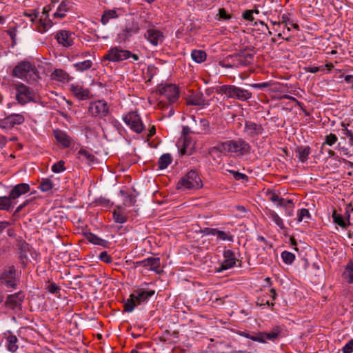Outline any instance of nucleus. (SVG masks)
<instances>
[{"label": "nucleus", "instance_id": "nucleus-1", "mask_svg": "<svg viewBox=\"0 0 353 353\" xmlns=\"http://www.w3.org/2000/svg\"><path fill=\"white\" fill-rule=\"evenodd\" d=\"M30 190V185L26 183L12 187L8 195L0 196V210L10 212L17 203V199Z\"/></svg>", "mask_w": 353, "mask_h": 353}, {"label": "nucleus", "instance_id": "nucleus-2", "mask_svg": "<svg viewBox=\"0 0 353 353\" xmlns=\"http://www.w3.org/2000/svg\"><path fill=\"white\" fill-rule=\"evenodd\" d=\"M21 272L14 265H6L0 271V287L7 292L16 290L20 284Z\"/></svg>", "mask_w": 353, "mask_h": 353}, {"label": "nucleus", "instance_id": "nucleus-3", "mask_svg": "<svg viewBox=\"0 0 353 353\" xmlns=\"http://www.w3.org/2000/svg\"><path fill=\"white\" fill-rule=\"evenodd\" d=\"M12 76L27 81H37L39 78L35 65L28 61H21L14 66Z\"/></svg>", "mask_w": 353, "mask_h": 353}, {"label": "nucleus", "instance_id": "nucleus-4", "mask_svg": "<svg viewBox=\"0 0 353 353\" xmlns=\"http://www.w3.org/2000/svg\"><path fill=\"white\" fill-rule=\"evenodd\" d=\"M253 59V54H245L243 50H241L237 53L228 55L223 61H219V64L221 68L228 69L245 67L252 64Z\"/></svg>", "mask_w": 353, "mask_h": 353}, {"label": "nucleus", "instance_id": "nucleus-5", "mask_svg": "<svg viewBox=\"0 0 353 353\" xmlns=\"http://www.w3.org/2000/svg\"><path fill=\"white\" fill-rule=\"evenodd\" d=\"M154 294L155 290H145L142 288L134 290L124 303V311L132 312L136 306L148 302L149 298Z\"/></svg>", "mask_w": 353, "mask_h": 353}, {"label": "nucleus", "instance_id": "nucleus-6", "mask_svg": "<svg viewBox=\"0 0 353 353\" xmlns=\"http://www.w3.org/2000/svg\"><path fill=\"white\" fill-rule=\"evenodd\" d=\"M216 92L225 94L228 98L246 101L252 97V94L248 90L234 85H223L216 88Z\"/></svg>", "mask_w": 353, "mask_h": 353}, {"label": "nucleus", "instance_id": "nucleus-7", "mask_svg": "<svg viewBox=\"0 0 353 353\" xmlns=\"http://www.w3.org/2000/svg\"><path fill=\"white\" fill-rule=\"evenodd\" d=\"M157 92L168 100V102L160 101L158 103L157 105L160 109L168 108L179 98V88L174 84L168 83L165 85H159Z\"/></svg>", "mask_w": 353, "mask_h": 353}, {"label": "nucleus", "instance_id": "nucleus-8", "mask_svg": "<svg viewBox=\"0 0 353 353\" xmlns=\"http://www.w3.org/2000/svg\"><path fill=\"white\" fill-rule=\"evenodd\" d=\"M250 149V144L242 139L230 140L220 144V151L236 153L240 155L249 154Z\"/></svg>", "mask_w": 353, "mask_h": 353}, {"label": "nucleus", "instance_id": "nucleus-9", "mask_svg": "<svg viewBox=\"0 0 353 353\" xmlns=\"http://www.w3.org/2000/svg\"><path fill=\"white\" fill-rule=\"evenodd\" d=\"M203 186L202 181L194 170L189 171L177 183V189H199Z\"/></svg>", "mask_w": 353, "mask_h": 353}, {"label": "nucleus", "instance_id": "nucleus-10", "mask_svg": "<svg viewBox=\"0 0 353 353\" xmlns=\"http://www.w3.org/2000/svg\"><path fill=\"white\" fill-rule=\"evenodd\" d=\"M12 87L17 92L16 100L19 104L23 105L34 101L35 93L30 88L20 82L13 84Z\"/></svg>", "mask_w": 353, "mask_h": 353}, {"label": "nucleus", "instance_id": "nucleus-11", "mask_svg": "<svg viewBox=\"0 0 353 353\" xmlns=\"http://www.w3.org/2000/svg\"><path fill=\"white\" fill-rule=\"evenodd\" d=\"M25 300V294L19 290L14 294H8L3 303V306L14 312L22 311V304Z\"/></svg>", "mask_w": 353, "mask_h": 353}, {"label": "nucleus", "instance_id": "nucleus-12", "mask_svg": "<svg viewBox=\"0 0 353 353\" xmlns=\"http://www.w3.org/2000/svg\"><path fill=\"white\" fill-rule=\"evenodd\" d=\"M130 51L119 47L111 48L103 56V59L112 62H119L129 58Z\"/></svg>", "mask_w": 353, "mask_h": 353}, {"label": "nucleus", "instance_id": "nucleus-13", "mask_svg": "<svg viewBox=\"0 0 353 353\" xmlns=\"http://www.w3.org/2000/svg\"><path fill=\"white\" fill-rule=\"evenodd\" d=\"M88 111L92 117L103 118L109 114V107L104 100H99L90 103Z\"/></svg>", "mask_w": 353, "mask_h": 353}, {"label": "nucleus", "instance_id": "nucleus-14", "mask_svg": "<svg viewBox=\"0 0 353 353\" xmlns=\"http://www.w3.org/2000/svg\"><path fill=\"white\" fill-rule=\"evenodd\" d=\"M123 121L134 132L139 134L142 132L144 129V125L141 120V118L137 112H130L123 118Z\"/></svg>", "mask_w": 353, "mask_h": 353}, {"label": "nucleus", "instance_id": "nucleus-15", "mask_svg": "<svg viewBox=\"0 0 353 353\" xmlns=\"http://www.w3.org/2000/svg\"><path fill=\"white\" fill-rule=\"evenodd\" d=\"M25 121L24 116L21 114H11L0 120V128L11 129L17 125H21Z\"/></svg>", "mask_w": 353, "mask_h": 353}, {"label": "nucleus", "instance_id": "nucleus-16", "mask_svg": "<svg viewBox=\"0 0 353 353\" xmlns=\"http://www.w3.org/2000/svg\"><path fill=\"white\" fill-rule=\"evenodd\" d=\"M224 260L220 263V266L216 268V272H221L233 268L236 262L234 252L231 250H226L223 252Z\"/></svg>", "mask_w": 353, "mask_h": 353}, {"label": "nucleus", "instance_id": "nucleus-17", "mask_svg": "<svg viewBox=\"0 0 353 353\" xmlns=\"http://www.w3.org/2000/svg\"><path fill=\"white\" fill-rule=\"evenodd\" d=\"M16 246L19 250V259L21 263L25 267L28 261V253L31 252L30 246L25 240L21 238L16 240Z\"/></svg>", "mask_w": 353, "mask_h": 353}, {"label": "nucleus", "instance_id": "nucleus-18", "mask_svg": "<svg viewBox=\"0 0 353 353\" xmlns=\"http://www.w3.org/2000/svg\"><path fill=\"white\" fill-rule=\"evenodd\" d=\"M210 101L211 100H205L203 93L199 92L189 96L186 99V103L189 105H194L203 108L210 105Z\"/></svg>", "mask_w": 353, "mask_h": 353}, {"label": "nucleus", "instance_id": "nucleus-19", "mask_svg": "<svg viewBox=\"0 0 353 353\" xmlns=\"http://www.w3.org/2000/svg\"><path fill=\"white\" fill-rule=\"evenodd\" d=\"M264 130L261 124L256 123L253 121H245L244 132L249 137L254 138L262 134Z\"/></svg>", "mask_w": 353, "mask_h": 353}, {"label": "nucleus", "instance_id": "nucleus-20", "mask_svg": "<svg viewBox=\"0 0 353 353\" xmlns=\"http://www.w3.org/2000/svg\"><path fill=\"white\" fill-rule=\"evenodd\" d=\"M147 40L153 46L161 44L164 39L163 33L157 29H149L145 34Z\"/></svg>", "mask_w": 353, "mask_h": 353}, {"label": "nucleus", "instance_id": "nucleus-21", "mask_svg": "<svg viewBox=\"0 0 353 353\" xmlns=\"http://www.w3.org/2000/svg\"><path fill=\"white\" fill-rule=\"evenodd\" d=\"M140 30V27L137 22H132L130 26H126L119 34V37L121 41L125 42L133 34H137Z\"/></svg>", "mask_w": 353, "mask_h": 353}, {"label": "nucleus", "instance_id": "nucleus-22", "mask_svg": "<svg viewBox=\"0 0 353 353\" xmlns=\"http://www.w3.org/2000/svg\"><path fill=\"white\" fill-rule=\"evenodd\" d=\"M74 33L67 30H61L59 32L55 38L58 43L64 47H70L73 44Z\"/></svg>", "mask_w": 353, "mask_h": 353}, {"label": "nucleus", "instance_id": "nucleus-23", "mask_svg": "<svg viewBox=\"0 0 353 353\" xmlns=\"http://www.w3.org/2000/svg\"><path fill=\"white\" fill-rule=\"evenodd\" d=\"M281 330L279 327H276L274 330L270 332H257V339H260V341H256L259 343H265L267 340L274 341L278 337Z\"/></svg>", "mask_w": 353, "mask_h": 353}, {"label": "nucleus", "instance_id": "nucleus-24", "mask_svg": "<svg viewBox=\"0 0 353 353\" xmlns=\"http://www.w3.org/2000/svg\"><path fill=\"white\" fill-rule=\"evenodd\" d=\"M160 266V259L158 257H148L143 259V268H149L150 270L157 274L161 272Z\"/></svg>", "mask_w": 353, "mask_h": 353}, {"label": "nucleus", "instance_id": "nucleus-25", "mask_svg": "<svg viewBox=\"0 0 353 353\" xmlns=\"http://www.w3.org/2000/svg\"><path fill=\"white\" fill-rule=\"evenodd\" d=\"M54 135L57 142L64 148L70 146L71 138L65 132L60 130H54Z\"/></svg>", "mask_w": 353, "mask_h": 353}, {"label": "nucleus", "instance_id": "nucleus-26", "mask_svg": "<svg viewBox=\"0 0 353 353\" xmlns=\"http://www.w3.org/2000/svg\"><path fill=\"white\" fill-rule=\"evenodd\" d=\"M70 90L76 97L81 100H85L90 97L89 90L83 88L82 86L79 85H72Z\"/></svg>", "mask_w": 353, "mask_h": 353}, {"label": "nucleus", "instance_id": "nucleus-27", "mask_svg": "<svg viewBox=\"0 0 353 353\" xmlns=\"http://www.w3.org/2000/svg\"><path fill=\"white\" fill-rule=\"evenodd\" d=\"M200 125H201V130L198 132V134H221V132L217 131L215 130L214 127H211L210 125V122L206 119H201L200 121Z\"/></svg>", "mask_w": 353, "mask_h": 353}, {"label": "nucleus", "instance_id": "nucleus-28", "mask_svg": "<svg viewBox=\"0 0 353 353\" xmlns=\"http://www.w3.org/2000/svg\"><path fill=\"white\" fill-rule=\"evenodd\" d=\"M296 156L299 161L305 163L307 161L308 157L311 153V148L310 146H299L295 150Z\"/></svg>", "mask_w": 353, "mask_h": 353}, {"label": "nucleus", "instance_id": "nucleus-29", "mask_svg": "<svg viewBox=\"0 0 353 353\" xmlns=\"http://www.w3.org/2000/svg\"><path fill=\"white\" fill-rule=\"evenodd\" d=\"M85 239L91 243L98 245L103 248L108 246L109 242L103 239L92 232L85 233Z\"/></svg>", "mask_w": 353, "mask_h": 353}, {"label": "nucleus", "instance_id": "nucleus-30", "mask_svg": "<svg viewBox=\"0 0 353 353\" xmlns=\"http://www.w3.org/2000/svg\"><path fill=\"white\" fill-rule=\"evenodd\" d=\"M71 3L69 1H63L59 4L57 12L54 13V18H64L65 17V12L71 8Z\"/></svg>", "mask_w": 353, "mask_h": 353}, {"label": "nucleus", "instance_id": "nucleus-31", "mask_svg": "<svg viewBox=\"0 0 353 353\" xmlns=\"http://www.w3.org/2000/svg\"><path fill=\"white\" fill-rule=\"evenodd\" d=\"M279 206L285 210V215L292 216L294 215V203L292 199H285L279 203Z\"/></svg>", "mask_w": 353, "mask_h": 353}, {"label": "nucleus", "instance_id": "nucleus-32", "mask_svg": "<svg viewBox=\"0 0 353 353\" xmlns=\"http://www.w3.org/2000/svg\"><path fill=\"white\" fill-rule=\"evenodd\" d=\"M17 342L18 339L15 335H8L6 339L7 349L11 352H14L18 349Z\"/></svg>", "mask_w": 353, "mask_h": 353}, {"label": "nucleus", "instance_id": "nucleus-33", "mask_svg": "<svg viewBox=\"0 0 353 353\" xmlns=\"http://www.w3.org/2000/svg\"><path fill=\"white\" fill-rule=\"evenodd\" d=\"M191 57L196 63H201L206 60L207 54L203 50H193L191 52Z\"/></svg>", "mask_w": 353, "mask_h": 353}, {"label": "nucleus", "instance_id": "nucleus-34", "mask_svg": "<svg viewBox=\"0 0 353 353\" xmlns=\"http://www.w3.org/2000/svg\"><path fill=\"white\" fill-rule=\"evenodd\" d=\"M267 215L274 222V223L281 230L285 229V225L283 219L278 215V214L272 210H268Z\"/></svg>", "mask_w": 353, "mask_h": 353}, {"label": "nucleus", "instance_id": "nucleus-35", "mask_svg": "<svg viewBox=\"0 0 353 353\" xmlns=\"http://www.w3.org/2000/svg\"><path fill=\"white\" fill-rule=\"evenodd\" d=\"M118 17L115 10H107L103 12L101 21L103 25H106L110 19H117Z\"/></svg>", "mask_w": 353, "mask_h": 353}, {"label": "nucleus", "instance_id": "nucleus-36", "mask_svg": "<svg viewBox=\"0 0 353 353\" xmlns=\"http://www.w3.org/2000/svg\"><path fill=\"white\" fill-rule=\"evenodd\" d=\"M77 157L82 161H85L88 163L94 161L95 158L93 154L84 148H81L79 150L77 153Z\"/></svg>", "mask_w": 353, "mask_h": 353}, {"label": "nucleus", "instance_id": "nucleus-37", "mask_svg": "<svg viewBox=\"0 0 353 353\" xmlns=\"http://www.w3.org/2000/svg\"><path fill=\"white\" fill-rule=\"evenodd\" d=\"M172 157L170 154H163L159 159L158 166L161 170L165 169L172 162Z\"/></svg>", "mask_w": 353, "mask_h": 353}, {"label": "nucleus", "instance_id": "nucleus-38", "mask_svg": "<svg viewBox=\"0 0 353 353\" xmlns=\"http://www.w3.org/2000/svg\"><path fill=\"white\" fill-rule=\"evenodd\" d=\"M332 218L333 219V222L340 227L343 228H346L347 227L345 220L341 214H337L335 210L332 212Z\"/></svg>", "mask_w": 353, "mask_h": 353}, {"label": "nucleus", "instance_id": "nucleus-39", "mask_svg": "<svg viewBox=\"0 0 353 353\" xmlns=\"http://www.w3.org/2000/svg\"><path fill=\"white\" fill-rule=\"evenodd\" d=\"M92 66V62L90 60H85L74 64V67L78 71H85L90 69Z\"/></svg>", "mask_w": 353, "mask_h": 353}, {"label": "nucleus", "instance_id": "nucleus-40", "mask_svg": "<svg viewBox=\"0 0 353 353\" xmlns=\"http://www.w3.org/2000/svg\"><path fill=\"white\" fill-rule=\"evenodd\" d=\"M310 218L311 216L307 209L302 208L300 210H299L297 219V221L299 222L304 221L305 223H307Z\"/></svg>", "mask_w": 353, "mask_h": 353}, {"label": "nucleus", "instance_id": "nucleus-41", "mask_svg": "<svg viewBox=\"0 0 353 353\" xmlns=\"http://www.w3.org/2000/svg\"><path fill=\"white\" fill-rule=\"evenodd\" d=\"M338 141V138L336 134L330 133L325 136V141L321 145V150L324 149V147L325 145H328L330 146H332L334 145L336 141Z\"/></svg>", "mask_w": 353, "mask_h": 353}, {"label": "nucleus", "instance_id": "nucleus-42", "mask_svg": "<svg viewBox=\"0 0 353 353\" xmlns=\"http://www.w3.org/2000/svg\"><path fill=\"white\" fill-rule=\"evenodd\" d=\"M39 188L42 192H48L53 188V183L49 179H42Z\"/></svg>", "mask_w": 353, "mask_h": 353}, {"label": "nucleus", "instance_id": "nucleus-43", "mask_svg": "<svg viewBox=\"0 0 353 353\" xmlns=\"http://www.w3.org/2000/svg\"><path fill=\"white\" fill-rule=\"evenodd\" d=\"M344 276L345 278L348 279V283H353V262L350 261L347 263L344 273Z\"/></svg>", "mask_w": 353, "mask_h": 353}, {"label": "nucleus", "instance_id": "nucleus-44", "mask_svg": "<svg viewBox=\"0 0 353 353\" xmlns=\"http://www.w3.org/2000/svg\"><path fill=\"white\" fill-rule=\"evenodd\" d=\"M216 236L222 241H228L232 242L234 241V236L230 232L216 230Z\"/></svg>", "mask_w": 353, "mask_h": 353}, {"label": "nucleus", "instance_id": "nucleus-45", "mask_svg": "<svg viewBox=\"0 0 353 353\" xmlns=\"http://www.w3.org/2000/svg\"><path fill=\"white\" fill-rule=\"evenodd\" d=\"M281 258L285 263L290 265L295 259V255L290 252L283 251L281 253Z\"/></svg>", "mask_w": 353, "mask_h": 353}, {"label": "nucleus", "instance_id": "nucleus-46", "mask_svg": "<svg viewBox=\"0 0 353 353\" xmlns=\"http://www.w3.org/2000/svg\"><path fill=\"white\" fill-rule=\"evenodd\" d=\"M52 75L54 77V79L59 81H64L68 77V74L61 69H56L53 72Z\"/></svg>", "mask_w": 353, "mask_h": 353}, {"label": "nucleus", "instance_id": "nucleus-47", "mask_svg": "<svg viewBox=\"0 0 353 353\" xmlns=\"http://www.w3.org/2000/svg\"><path fill=\"white\" fill-rule=\"evenodd\" d=\"M31 200L30 199H26L22 203H21L17 207L14 212L12 213V217L14 220H16L19 217V214L20 212L26 207L30 203Z\"/></svg>", "mask_w": 353, "mask_h": 353}, {"label": "nucleus", "instance_id": "nucleus-48", "mask_svg": "<svg viewBox=\"0 0 353 353\" xmlns=\"http://www.w3.org/2000/svg\"><path fill=\"white\" fill-rule=\"evenodd\" d=\"M113 219L116 223H123L127 221V216L123 213L114 210L113 212Z\"/></svg>", "mask_w": 353, "mask_h": 353}, {"label": "nucleus", "instance_id": "nucleus-49", "mask_svg": "<svg viewBox=\"0 0 353 353\" xmlns=\"http://www.w3.org/2000/svg\"><path fill=\"white\" fill-rule=\"evenodd\" d=\"M268 196H269V199L273 203H276L279 206V203H281V201H283L284 199L280 197L276 193L273 191H268Z\"/></svg>", "mask_w": 353, "mask_h": 353}, {"label": "nucleus", "instance_id": "nucleus-50", "mask_svg": "<svg viewBox=\"0 0 353 353\" xmlns=\"http://www.w3.org/2000/svg\"><path fill=\"white\" fill-rule=\"evenodd\" d=\"M65 170V162L62 160L54 163L52 166V171L54 173H59Z\"/></svg>", "mask_w": 353, "mask_h": 353}, {"label": "nucleus", "instance_id": "nucleus-51", "mask_svg": "<svg viewBox=\"0 0 353 353\" xmlns=\"http://www.w3.org/2000/svg\"><path fill=\"white\" fill-rule=\"evenodd\" d=\"M228 172H230L232 174L233 177L235 180L239 181V180H248V177L246 174L243 173H241L238 171H234L232 170H226Z\"/></svg>", "mask_w": 353, "mask_h": 353}, {"label": "nucleus", "instance_id": "nucleus-52", "mask_svg": "<svg viewBox=\"0 0 353 353\" xmlns=\"http://www.w3.org/2000/svg\"><path fill=\"white\" fill-rule=\"evenodd\" d=\"M253 12L254 11L252 10H246L242 14V17L246 20V21H251L252 22L254 19V17H253ZM254 12L258 14L259 13V10H254Z\"/></svg>", "mask_w": 353, "mask_h": 353}, {"label": "nucleus", "instance_id": "nucleus-53", "mask_svg": "<svg viewBox=\"0 0 353 353\" xmlns=\"http://www.w3.org/2000/svg\"><path fill=\"white\" fill-rule=\"evenodd\" d=\"M239 334L240 336H242L245 338L250 339L252 340L253 341H260V339H257V333H254V334H250L248 332L243 331V332H239Z\"/></svg>", "mask_w": 353, "mask_h": 353}, {"label": "nucleus", "instance_id": "nucleus-54", "mask_svg": "<svg viewBox=\"0 0 353 353\" xmlns=\"http://www.w3.org/2000/svg\"><path fill=\"white\" fill-rule=\"evenodd\" d=\"M99 258L101 261L105 262L108 264L111 263L112 262V257L108 254V252L106 251L101 252L99 256Z\"/></svg>", "mask_w": 353, "mask_h": 353}, {"label": "nucleus", "instance_id": "nucleus-55", "mask_svg": "<svg viewBox=\"0 0 353 353\" xmlns=\"http://www.w3.org/2000/svg\"><path fill=\"white\" fill-rule=\"evenodd\" d=\"M48 292L51 294H57L60 292L61 288L54 283H50L47 287Z\"/></svg>", "mask_w": 353, "mask_h": 353}, {"label": "nucleus", "instance_id": "nucleus-56", "mask_svg": "<svg viewBox=\"0 0 353 353\" xmlns=\"http://www.w3.org/2000/svg\"><path fill=\"white\" fill-rule=\"evenodd\" d=\"M343 353H351L353 352V339H350L342 348Z\"/></svg>", "mask_w": 353, "mask_h": 353}, {"label": "nucleus", "instance_id": "nucleus-57", "mask_svg": "<svg viewBox=\"0 0 353 353\" xmlns=\"http://www.w3.org/2000/svg\"><path fill=\"white\" fill-rule=\"evenodd\" d=\"M219 16L220 19L227 20L231 19V15L227 13L224 8H220L219 10Z\"/></svg>", "mask_w": 353, "mask_h": 353}, {"label": "nucleus", "instance_id": "nucleus-58", "mask_svg": "<svg viewBox=\"0 0 353 353\" xmlns=\"http://www.w3.org/2000/svg\"><path fill=\"white\" fill-rule=\"evenodd\" d=\"M136 201L137 200L134 196L128 195L124 201V204L128 206L134 205Z\"/></svg>", "mask_w": 353, "mask_h": 353}, {"label": "nucleus", "instance_id": "nucleus-59", "mask_svg": "<svg viewBox=\"0 0 353 353\" xmlns=\"http://www.w3.org/2000/svg\"><path fill=\"white\" fill-rule=\"evenodd\" d=\"M48 17H45L44 19H41L40 21H43V31H46L48 28L52 27V22L50 19H47Z\"/></svg>", "mask_w": 353, "mask_h": 353}, {"label": "nucleus", "instance_id": "nucleus-60", "mask_svg": "<svg viewBox=\"0 0 353 353\" xmlns=\"http://www.w3.org/2000/svg\"><path fill=\"white\" fill-rule=\"evenodd\" d=\"M250 86L256 88V89H264L270 86V83L268 82H263V83H252L250 84Z\"/></svg>", "mask_w": 353, "mask_h": 353}, {"label": "nucleus", "instance_id": "nucleus-61", "mask_svg": "<svg viewBox=\"0 0 353 353\" xmlns=\"http://www.w3.org/2000/svg\"><path fill=\"white\" fill-rule=\"evenodd\" d=\"M216 228H205L201 232L206 235L216 236Z\"/></svg>", "mask_w": 353, "mask_h": 353}, {"label": "nucleus", "instance_id": "nucleus-62", "mask_svg": "<svg viewBox=\"0 0 353 353\" xmlns=\"http://www.w3.org/2000/svg\"><path fill=\"white\" fill-rule=\"evenodd\" d=\"M323 70V66L322 67L308 66V67L305 68L306 72H310V73H316L319 71H321V70Z\"/></svg>", "mask_w": 353, "mask_h": 353}, {"label": "nucleus", "instance_id": "nucleus-63", "mask_svg": "<svg viewBox=\"0 0 353 353\" xmlns=\"http://www.w3.org/2000/svg\"><path fill=\"white\" fill-rule=\"evenodd\" d=\"M337 148L339 150H341V152H343V154L345 156H347V157H351L352 154L350 153V151L348 150V148L344 147V146H341V143H339L338 145H337Z\"/></svg>", "mask_w": 353, "mask_h": 353}, {"label": "nucleus", "instance_id": "nucleus-64", "mask_svg": "<svg viewBox=\"0 0 353 353\" xmlns=\"http://www.w3.org/2000/svg\"><path fill=\"white\" fill-rule=\"evenodd\" d=\"M7 33L9 34V36L10 37L11 39L12 40V41H14L15 37L17 36L15 28H9L7 30Z\"/></svg>", "mask_w": 353, "mask_h": 353}]
</instances>
